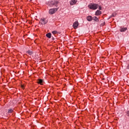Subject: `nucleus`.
I'll return each instance as SVG.
<instances>
[{
	"instance_id": "a211bd4d",
	"label": "nucleus",
	"mask_w": 129,
	"mask_h": 129,
	"mask_svg": "<svg viewBox=\"0 0 129 129\" xmlns=\"http://www.w3.org/2000/svg\"><path fill=\"white\" fill-rule=\"evenodd\" d=\"M102 9V8H101V7H99V10H101Z\"/></svg>"
},
{
	"instance_id": "20e7f679",
	"label": "nucleus",
	"mask_w": 129,
	"mask_h": 129,
	"mask_svg": "<svg viewBox=\"0 0 129 129\" xmlns=\"http://www.w3.org/2000/svg\"><path fill=\"white\" fill-rule=\"evenodd\" d=\"M50 4L52 6H55L56 8H58V5H57L59 4V2L56 1H51L50 2Z\"/></svg>"
},
{
	"instance_id": "f8f14e48",
	"label": "nucleus",
	"mask_w": 129,
	"mask_h": 129,
	"mask_svg": "<svg viewBox=\"0 0 129 129\" xmlns=\"http://www.w3.org/2000/svg\"><path fill=\"white\" fill-rule=\"evenodd\" d=\"M51 35V33H48L46 34V35L47 38H48V39H50Z\"/></svg>"
},
{
	"instance_id": "0eeeda50",
	"label": "nucleus",
	"mask_w": 129,
	"mask_h": 129,
	"mask_svg": "<svg viewBox=\"0 0 129 129\" xmlns=\"http://www.w3.org/2000/svg\"><path fill=\"white\" fill-rule=\"evenodd\" d=\"M127 30V28L126 27H121L120 29V32H125Z\"/></svg>"
},
{
	"instance_id": "f3484780",
	"label": "nucleus",
	"mask_w": 129,
	"mask_h": 129,
	"mask_svg": "<svg viewBox=\"0 0 129 129\" xmlns=\"http://www.w3.org/2000/svg\"><path fill=\"white\" fill-rule=\"evenodd\" d=\"M127 116H129V111H127Z\"/></svg>"
},
{
	"instance_id": "2eb2a0df",
	"label": "nucleus",
	"mask_w": 129,
	"mask_h": 129,
	"mask_svg": "<svg viewBox=\"0 0 129 129\" xmlns=\"http://www.w3.org/2000/svg\"><path fill=\"white\" fill-rule=\"evenodd\" d=\"M28 54H29V55H32L33 54V51H31V50H28L27 51Z\"/></svg>"
},
{
	"instance_id": "7ed1b4c3",
	"label": "nucleus",
	"mask_w": 129,
	"mask_h": 129,
	"mask_svg": "<svg viewBox=\"0 0 129 129\" xmlns=\"http://www.w3.org/2000/svg\"><path fill=\"white\" fill-rule=\"evenodd\" d=\"M58 11V8H54L50 9L49 11V14L50 15H53V14H55Z\"/></svg>"
},
{
	"instance_id": "aec40b11",
	"label": "nucleus",
	"mask_w": 129,
	"mask_h": 129,
	"mask_svg": "<svg viewBox=\"0 0 129 129\" xmlns=\"http://www.w3.org/2000/svg\"><path fill=\"white\" fill-rule=\"evenodd\" d=\"M52 40H55V39L54 38V37H52Z\"/></svg>"
},
{
	"instance_id": "6e6552de",
	"label": "nucleus",
	"mask_w": 129,
	"mask_h": 129,
	"mask_svg": "<svg viewBox=\"0 0 129 129\" xmlns=\"http://www.w3.org/2000/svg\"><path fill=\"white\" fill-rule=\"evenodd\" d=\"M100 15H101V11H100L99 10H97L96 12L95 15L96 16H100Z\"/></svg>"
},
{
	"instance_id": "423d86ee",
	"label": "nucleus",
	"mask_w": 129,
	"mask_h": 129,
	"mask_svg": "<svg viewBox=\"0 0 129 129\" xmlns=\"http://www.w3.org/2000/svg\"><path fill=\"white\" fill-rule=\"evenodd\" d=\"M76 0H73L70 2V4L71 6H74V5H76Z\"/></svg>"
},
{
	"instance_id": "9d476101",
	"label": "nucleus",
	"mask_w": 129,
	"mask_h": 129,
	"mask_svg": "<svg viewBox=\"0 0 129 129\" xmlns=\"http://www.w3.org/2000/svg\"><path fill=\"white\" fill-rule=\"evenodd\" d=\"M87 20L89 22H91V21H92V17L90 16H89L87 17Z\"/></svg>"
},
{
	"instance_id": "1a4fd4ad",
	"label": "nucleus",
	"mask_w": 129,
	"mask_h": 129,
	"mask_svg": "<svg viewBox=\"0 0 129 129\" xmlns=\"http://www.w3.org/2000/svg\"><path fill=\"white\" fill-rule=\"evenodd\" d=\"M37 83H38V84H40L41 85H42L43 84V80L38 79L37 81Z\"/></svg>"
},
{
	"instance_id": "ddd939ff",
	"label": "nucleus",
	"mask_w": 129,
	"mask_h": 129,
	"mask_svg": "<svg viewBox=\"0 0 129 129\" xmlns=\"http://www.w3.org/2000/svg\"><path fill=\"white\" fill-rule=\"evenodd\" d=\"M14 111V110L13 109H10L8 110V113H12Z\"/></svg>"
},
{
	"instance_id": "9b49d317",
	"label": "nucleus",
	"mask_w": 129,
	"mask_h": 129,
	"mask_svg": "<svg viewBox=\"0 0 129 129\" xmlns=\"http://www.w3.org/2000/svg\"><path fill=\"white\" fill-rule=\"evenodd\" d=\"M92 20L93 21H95V22H99V20H98V18H97L96 16H95L93 18H92Z\"/></svg>"
},
{
	"instance_id": "4468645a",
	"label": "nucleus",
	"mask_w": 129,
	"mask_h": 129,
	"mask_svg": "<svg viewBox=\"0 0 129 129\" xmlns=\"http://www.w3.org/2000/svg\"><path fill=\"white\" fill-rule=\"evenodd\" d=\"M116 16V13L114 12V13H112L111 16H110V18H112L113 17H115Z\"/></svg>"
},
{
	"instance_id": "f03ea898",
	"label": "nucleus",
	"mask_w": 129,
	"mask_h": 129,
	"mask_svg": "<svg viewBox=\"0 0 129 129\" xmlns=\"http://www.w3.org/2000/svg\"><path fill=\"white\" fill-rule=\"evenodd\" d=\"M47 23H48V20L45 18H41L39 22V24H41V25H46Z\"/></svg>"
},
{
	"instance_id": "412c9836",
	"label": "nucleus",
	"mask_w": 129,
	"mask_h": 129,
	"mask_svg": "<svg viewBox=\"0 0 129 129\" xmlns=\"http://www.w3.org/2000/svg\"><path fill=\"white\" fill-rule=\"evenodd\" d=\"M125 98H126V97H125Z\"/></svg>"
},
{
	"instance_id": "dca6fc26",
	"label": "nucleus",
	"mask_w": 129,
	"mask_h": 129,
	"mask_svg": "<svg viewBox=\"0 0 129 129\" xmlns=\"http://www.w3.org/2000/svg\"><path fill=\"white\" fill-rule=\"evenodd\" d=\"M52 34H53V35H55V34H57V31H53L52 32Z\"/></svg>"
},
{
	"instance_id": "39448f33",
	"label": "nucleus",
	"mask_w": 129,
	"mask_h": 129,
	"mask_svg": "<svg viewBox=\"0 0 129 129\" xmlns=\"http://www.w3.org/2000/svg\"><path fill=\"white\" fill-rule=\"evenodd\" d=\"M73 27H74V29H77V27H78V22H74Z\"/></svg>"
},
{
	"instance_id": "f257e3e1",
	"label": "nucleus",
	"mask_w": 129,
	"mask_h": 129,
	"mask_svg": "<svg viewBox=\"0 0 129 129\" xmlns=\"http://www.w3.org/2000/svg\"><path fill=\"white\" fill-rule=\"evenodd\" d=\"M99 7V6L96 4H91L88 5V8L90 9V10H96Z\"/></svg>"
},
{
	"instance_id": "6ab92c4d",
	"label": "nucleus",
	"mask_w": 129,
	"mask_h": 129,
	"mask_svg": "<svg viewBox=\"0 0 129 129\" xmlns=\"http://www.w3.org/2000/svg\"><path fill=\"white\" fill-rule=\"evenodd\" d=\"M21 87H22V88L24 89V86L22 85Z\"/></svg>"
}]
</instances>
